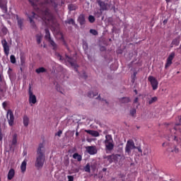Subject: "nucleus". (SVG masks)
<instances>
[{
    "label": "nucleus",
    "mask_w": 181,
    "mask_h": 181,
    "mask_svg": "<svg viewBox=\"0 0 181 181\" xmlns=\"http://www.w3.org/2000/svg\"><path fill=\"white\" fill-rule=\"evenodd\" d=\"M30 3L33 6H35L37 8V13L35 12H32V16L28 15V17L30 20V23L35 28V21L33 19H37V21H42V23L46 25V26H53V23H54V19L53 18V15L50 13V11L49 10V6L52 5L54 8H57V4L53 1V0H45L44 3L39 4V1L37 0H29Z\"/></svg>",
    "instance_id": "1"
},
{
    "label": "nucleus",
    "mask_w": 181,
    "mask_h": 181,
    "mask_svg": "<svg viewBox=\"0 0 181 181\" xmlns=\"http://www.w3.org/2000/svg\"><path fill=\"white\" fill-rule=\"evenodd\" d=\"M55 56H56L57 59H58V60L62 62V63H64V62H68V63H69V64L71 66V67L74 68L75 71H78L77 67H78V66L77 65V64H76V58H71V57L66 55L65 59H63V57H62V55H60V54H59L57 52L55 53Z\"/></svg>",
    "instance_id": "2"
},
{
    "label": "nucleus",
    "mask_w": 181,
    "mask_h": 181,
    "mask_svg": "<svg viewBox=\"0 0 181 181\" xmlns=\"http://www.w3.org/2000/svg\"><path fill=\"white\" fill-rule=\"evenodd\" d=\"M106 151H112L115 144H114V140L112 139V136L110 134H107L105 136V140L104 141Z\"/></svg>",
    "instance_id": "3"
},
{
    "label": "nucleus",
    "mask_w": 181,
    "mask_h": 181,
    "mask_svg": "<svg viewBox=\"0 0 181 181\" xmlns=\"http://www.w3.org/2000/svg\"><path fill=\"white\" fill-rule=\"evenodd\" d=\"M46 160V156H36V160L35 163V166L37 169H42L45 165Z\"/></svg>",
    "instance_id": "4"
},
{
    "label": "nucleus",
    "mask_w": 181,
    "mask_h": 181,
    "mask_svg": "<svg viewBox=\"0 0 181 181\" xmlns=\"http://www.w3.org/2000/svg\"><path fill=\"white\" fill-rule=\"evenodd\" d=\"M46 40L49 42V43L51 45L53 50H57V44L50 37V31H49V29H45V36Z\"/></svg>",
    "instance_id": "5"
},
{
    "label": "nucleus",
    "mask_w": 181,
    "mask_h": 181,
    "mask_svg": "<svg viewBox=\"0 0 181 181\" xmlns=\"http://www.w3.org/2000/svg\"><path fill=\"white\" fill-rule=\"evenodd\" d=\"M28 95H29V103L30 105H33L35 103H37L36 95L33 94V91H32V85L29 84V89H28Z\"/></svg>",
    "instance_id": "6"
},
{
    "label": "nucleus",
    "mask_w": 181,
    "mask_h": 181,
    "mask_svg": "<svg viewBox=\"0 0 181 181\" xmlns=\"http://www.w3.org/2000/svg\"><path fill=\"white\" fill-rule=\"evenodd\" d=\"M136 146H135V143H134V141L129 140L127 141V143L126 144L125 147V152L128 155H129L132 151V149H136Z\"/></svg>",
    "instance_id": "7"
},
{
    "label": "nucleus",
    "mask_w": 181,
    "mask_h": 181,
    "mask_svg": "<svg viewBox=\"0 0 181 181\" xmlns=\"http://www.w3.org/2000/svg\"><path fill=\"white\" fill-rule=\"evenodd\" d=\"M6 117L8 119V125L13 127V122L15 121V116H13V112L11 110H8L6 113Z\"/></svg>",
    "instance_id": "8"
},
{
    "label": "nucleus",
    "mask_w": 181,
    "mask_h": 181,
    "mask_svg": "<svg viewBox=\"0 0 181 181\" xmlns=\"http://www.w3.org/2000/svg\"><path fill=\"white\" fill-rule=\"evenodd\" d=\"M46 148L45 147V144L41 143L39 144L37 149V156H46Z\"/></svg>",
    "instance_id": "9"
},
{
    "label": "nucleus",
    "mask_w": 181,
    "mask_h": 181,
    "mask_svg": "<svg viewBox=\"0 0 181 181\" xmlns=\"http://www.w3.org/2000/svg\"><path fill=\"white\" fill-rule=\"evenodd\" d=\"M148 80L151 83L153 90H158V86L159 83L158 82L156 78L150 76L148 77Z\"/></svg>",
    "instance_id": "10"
},
{
    "label": "nucleus",
    "mask_w": 181,
    "mask_h": 181,
    "mask_svg": "<svg viewBox=\"0 0 181 181\" xmlns=\"http://www.w3.org/2000/svg\"><path fill=\"white\" fill-rule=\"evenodd\" d=\"M101 11H107L108 9V0H97Z\"/></svg>",
    "instance_id": "11"
},
{
    "label": "nucleus",
    "mask_w": 181,
    "mask_h": 181,
    "mask_svg": "<svg viewBox=\"0 0 181 181\" xmlns=\"http://www.w3.org/2000/svg\"><path fill=\"white\" fill-rule=\"evenodd\" d=\"M175 52H171L168 57L167 58V61L165 65V69H168V67H170L172 66V62L173 59H175Z\"/></svg>",
    "instance_id": "12"
},
{
    "label": "nucleus",
    "mask_w": 181,
    "mask_h": 181,
    "mask_svg": "<svg viewBox=\"0 0 181 181\" xmlns=\"http://www.w3.org/2000/svg\"><path fill=\"white\" fill-rule=\"evenodd\" d=\"M1 45L3 46L4 52L6 56H9V45H8V42L6 40H2Z\"/></svg>",
    "instance_id": "13"
},
{
    "label": "nucleus",
    "mask_w": 181,
    "mask_h": 181,
    "mask_svg": "<svg viewBox=\"0 0 181 181\" xmlns=\"http://www.w3.org/2000/svg\"><path fill=\"white\" fill-rule=\"evenodd\" d=\"M86 149L89 155H95V153H97V148H95L94 146H87Z\"/></svg>",
    "instance_id": "14"
},
{
    "label": "nucleus",
    "mask_w": 181,
    "mask_h": 181,
    "mask_svg": "<svg viewBox=\"0 0 181 181\" xmlns=\"http://www.w3.org/2000/svg\"><path fill=\"white\" fill-rule=\"evenodd\" d=\"M0 8L2 9L4 13L8 12V8H6V3L4 0H0Z\"/></svg>",
    "instance_id": "15"
},
{
    "label": "nucleus",
    "mask_w": 181,
    "mask_h": 181,
    "mask_svg": "<svg viewBox=\"0 0 181 181\" xmlns=\"http://www.w3.org/2000/svg\"><path fill=\"white\" fill-rule=\"evenodd\" d=\"M14 177H15V170L13 168H11L8 171L7 179L8 180H12V179H13Z\"/></svg>",
    "instance_id": "16"
},
{
    "label": "nucleus",
    "mask_w": 181,
    "mask_h": 181,
    "mask_svg": "<svg viewBox=\"0 0 181 181\" xmlns=\"http://www.w3.org/2000/svg\"><path fill=\"white\" fill-rule=\"evenodd\" d=\"M85 132H87V134H89V135H91L92 136H100V133L97 131L94 130H85Z\"/></svg>",
    "instance_id": "17"
},
{
    "label": "nucleus",
    "mask_w": 181,
    "mask_h": 181,
    "mask_svg": "<svg viewBox=\"0 0 181 181\" xmlns=\"http://www.w3.org/2000/svg\"><path fill=\"white\" fill-rule=\"evenodd\" d=\"M168 141H171V139H173V141H176V142H177V144H180L181 142V139L180 137H179L178 135H174V136H171L168 137Z\"/></svg>",
    "instance_id": "18"
},
{
    "label": "nucleus",
    "mask_w": 181,
    "mask_h": 181,
    "mask_svg": "<svg viewBox=\"0 0 181 181\" xmlns=\"http://www.w3.org/2000/svg\"><path fill=\"white\" fill-rule=\"evenodd\" d=\"M124 158L123 155L121 154H113V161L114 162H119L121 159Z\"/></svg>",
    "instance_id": "19"
},
{
    "label": "nucleus",
    "mask_w": 181,
    "mask_h": 181,
    "mask_svg": "<svg viewBox=\"0 0 181 181\" xmlns=\"http://www.w3.org/2000/svg\"><path fill=\"white\" fill-rule=\"evenodd\" d=\"M16 19L18 22V27L20 29H22L23 28V18H20L19 16H16Z\"/></svg>",
    "instance_id": "20"
},
{
    "label": "nucleus",
    "mask_w": 181,
    "mask_h": 181,
    "mask_svg": "<svg viewBox=\"0 0 181 181\" xmlns=\"http://www.w3.org/2000/svg\"><path fill=\"white\" fill-rule=\"evenodd\" d=\"M26 165H28V161L25 159L22 162L21 165V169L22 173H25V172H26Z\"/></svg>",
    "instance_id": "21"
},
{
    "label": "nucleus",
    "mask_w": 181,
    "mask_h": 181,
    "mask_svg": "<svg viewBox=\"0 0 181 181\" xmlns=\"http://www.w3.org/2000/svg\"><path fill=\"white\" fill-rule=\"evenodd\" d=\"M18 144V134L15 133L12 136L11 145H16Z\"/></svg>",
    "instance_id": "22"
},
{
    "label": "nucleus",
    "mask_w": 181,
    "mask_h": 181,
    "mask_svg": "<svg viewBox=\"0 0 181 181\" xmlns=\"http://www.w3.org/2000/svg\"><path fill=\"white\" fill-rule=\"evenodd\" d=\"M72 158L74 159H76L78 162H81V160H83V157L81 156V155L78 154V153H74Z\"/></svg>",
    "instance_id": "23"
},
{
    "label": "nucleus",
    "mask_w": 181,
    "mask_h": 181,
    "mask_svg": "<svg viewBox=\"0 0 181 181\" xmlns=\"http://www.w3.org/2000/svg\"><path fill=\"white\" fill-rule=\"evenodd\" d=\"M59 39L62 42L64 46H67V42H66V40H64V37H63V33L62 32L58 33Z\"/></svg>",
    "instance_id": "24"
},
{
    "label": "nucleus",
    "mask_w": 181,
    "mask_h": 181,
    "mask_svg": "<svg viewBox=\"0 0 181 181\" xmlns=\"http://www.w3.org/2000/svg\"><path fill=\"white\" fill-rule=\"evenodd\" d=\"M23 125L24 127H28L29 125V117L25 115L23 117Z\"/></svg>",
    "instance_id": "25"
},
{
    "label": "nucleus",
    "mask_w": 181,
    "mask_h": 181,
    "mask_svg": "<svg viewBox=\"0 0 181 181\" xmlns=\"http://www.w3.org/2000/svg\"><path fill=\"white\" fill-rule=\"evenodd\" d=\"M180 43V37H177L175 38L174 40H173L171 45H175V46H179Z\"/></svg>",
    "instance_id": "26"
},
{
    "label": "nucleus",
    "mask_w": 181,
    "mask_h": 181,
    "mask_svg": "<svg viewBox=\"0 0 181 181\" xmlns=\"http://www.w3.org/2000/svg\"><path fill=\"white\" fill-rule=\"evenodd\" d=\"M156 101H158L157 97H153L147 99V103L149 104V105H151V104H153V103H156Z\"/></svg>",
    "instance_id": "27"
},
{
    "label": "nucleus",
    "mask_w": 181,
    "mask_h": 181,
    "mask_svg": "<svg viewBox=\"0 0 181 181\" xmlns=\"http://www.w3.org/2000/svg\"><path fill=\"white\" fill-rule=\"evenodd\" d=\"M78 21L79 22L80 25H84L86 23V18H84L83 15H80Z\"/></svg>",
    "instance_id": "28"
},
{
    "label": "nucleus",
    "mask_w": 181,
    "mask_h": 181,
    "mask_svg": "<svg viewBox=\"0 0 181 181\" xmlns=\"http://www.w3.org/2000/svg\"><path fill=\"white\" fill-rule=\"evenodd\" d=\"M42 37H43V35H42V33H38L36 35L37 42L38 45H40V43H42Z\"/></svg>",
    "instance_id": "29"
},
{
    "label": "nucleus",
    "mask_w": 181,
    "mask_h": 181,
    "mask_svg": "<svg viewBox=\"0 0 181 181\" xmlns=\"http://www.w3.org/2000/svg\"><path fill=\"white\" fill-rule=\"evenodd\" d=\"M35 72L37 74H40V73H46V69L43 68V67H40L38 69H37L35 70Z\"/></svg>",
    "instance_id": "30"
},
{
    "label": "nucleus",
    "mask_w": 181,
    "mask_h": 181,
    "mask_svg": "<svg viewBox=\"0 0 181 181\" xmlns=\"http://www.w3.org/2000/svg\"><path fill=\"white\" fill-rule=\"evenodd\" d=\"M129 101H131L129 98H122L120 99V103L122 104H127V103H129Z\"/></svg>",
    "instance_id": "31"
},
{
    "label": "nucleus",
    "mask_w": 181,
    "mask_h": 181,
    "mask_svg": "<svg viewBox=\"0 0 181 181\" xmlns=\"http://www.w3.org/2000/svg\"><path fill=\"white\" fill-rule=\"evenodd\" d=\"M68 9L69 11H76L77 9V6H76V4H69L68 6Z\"/></svg>",
    "instance_id": "32"
},
{
    "label": "nucleus",
    "mask_w": 181,
    "mask_h": 181,
    "mask_svg": "<svg viewBox=\"0 0 181 181\" xmlns=\"http://www.w3.org/2000/svg\"><path fill=\"white\" fill-rule=\"evenodd\" d=\"M105 159L108 160L109 163H112V162H114L113 155L106 156Z\"/></svg>",
    "instance_id": "33"
},
{
    "label": "nucleus",
    "mask_w": 181,
    "mask_h": 181,
    "mask_svg": "<svg viewBox=\"0 0 181 181\" xmlns=\"http://www.w3.org/2000/svg\"><path fill=\"white\" fill-rule=\"evenodd\" d=\"M10 62L12 64H15V63H16V58L15 57V55H11Z\"/></svg>",
    "instance_id": "34"
},
{
    "label": "nucleus",
    "mask_w": 181,
    "mask_h": 181,
    "mask_svg": "<svg viewBox=\"0 0 181 181\" xmlns=\"http://www.w3.org/2000/svg\"><path fill=\"white\" fill-rule=\"evenodd\" d=\"M65 23H69V25H75L76 23L74 22V20L73 18L68 19L65 21Z\"/></svg>",
    "instance_id": "35"
},
{
    "label": "nucleus",
    "mask_w": 181,
    "mask_h": 181,
    "mask_svg": "<svg viewBox=\"0 0 181 181\" xmlns=\"http://www.w3.org/2000/svg\"><path fill=\"white\" fill-rule=\"evenodd\" d=\"M169 151L173 152V153H178L179 148H177V147L175 146V147H173V148H171L170 150H169Z\"/></svg>",
    "instance_id": "36"
},
{
    "label": "nucleus",
    "mask_w": 181,
    "mask_h": 181,
    "mask_svg": "<svg viewBox=\"0 0 181 181\" xmlns=\"http://www.w3.org/2000/svg\"><path fill=\"white\" fill-rule=\"evenodd\" d=\"M85 172H88V173H90L91 172V169L90 168V164H87L86 167L84 168Z\"/></svg>",
    "instance_id": "37"
},
{
    "label": "nucleus",
    "mask_w": 181,
    "mask_h": 181,
    "mask_svg": "<svg viewBox=\"0 0 181 181\" xmlns=\"http://www.w3.org/2000/svg\"><path fill=\"white\" fill-rule=\"evenodd\" d=\"M88 21L90 23H94V22H95V18L93 16H89Z\"/></svg>",
    "instance_id": "38"
},
{
    "label": "nucleus",
    "mask_w": 181,
    "mask_h": 181,
    "mask_svg": "<svg viewBox=\"0 0 181 181\" xmlns=\"http://www.w3.org/2000/svg\"><path fill=\"white\" fill-rule=\"evenodd\" d=\"M97 94H98V93H93V92H89L88 93V97H89L90 98H93V97H95V95H97Z\"/></svg>",
    "instance_id": "39"
},
{
    "label": "nucleus",
    "mask_w": 181,
    "mask_h": 181,
    "mask_svg": "<svg viewBox=\"0 0 181 181\" xmlns=\"http://www.w3.org/2000/svg\"><path fill=\"white\" fill-rule=\"evenodd\" d=\"M1 32L3 33V35H7L8 34V28H6V27H3L1 28Z\"/></svg>",
    "instance_id": "40"
},
{
    "label": "nucleus",
    "mask_w": 181,
    "mask_h": 181,
    "mask_svg": "<svg viewBox=\"0 0 181 181\" xmlns=\"http://www.w3.org/2000/svg\"><path fill=\"white\" fill-rule=\"evenodd\" d=\"M90 33H91L94 36H97V35H98V32H97V30H94V29H90Z\"/></svg>",
    "instance_id": "41"
},
{
    "label": "nucleus",
    "mask_w": 181,
    "mask_h": 181,
    "mask_svg": "<svg viewBox=\"0 0 181 181\" xmlns=\"http://www.w3.org/2000/svg\"><path fill=\"white\" fill-rule=\"evenodd\" d=\"M135 114H136V109H132L130 110V115L132 117H135Z\"/></svg>",
    "instance_id": "42"
},
{
    "label": "nucleus",
    "mask_w": 181,
    "mask_h": 181,
    "mask_svg": "<svg viewBox=\"0 0 181 181\" xmlns=\"http://www.w3.org/2000/svg\"><path fill=\"white\" fill-rule=\"evenodd\" d=\"M57 91H59V93H61V94H64V90H62V88L57 86Z\"/></svg>",
    "instance_id": "43"
},
{
    "label": "nucleus",
    "mask_w": 181,
    "mask_h": 181,
    "mask_svg": "<svg viewBox=\"0 0 181 181\" xmlns=\"http://www.w3.org/2000/svg\"><path fill=\"white\" fill-rule=\"evenodd\" d=\"M67 178L68 181H74V177L73 175H68Z\"/></svg>",
    "instance_id": "44"
},
{
    "label": "nucleus",
    "mask_w": 181,
    "mask_h": 181,
    "mask_svg": "<svg viewBox=\"0 0 181 181\" xmlns=\"http://www.w3.org/2000/svg\"><path fill=\"white\" fill-rule=\"evenodd\" d=\"M21 64L23 66L25 64V58L23 57H21Z\"/></svg>",
    "instance_id": "45"
},
{
    "label": "nucleus",
    "mask_w": 181,
    "mask_h": 181,
    "mask_svg": "<svg viewBox=\"0 0 181 181\" xmlns=\"http://www.w3.org/2000/svg\"><path fill=\"white\" fill-rule=\"evenodd\" d=\"M62 134L63 132L62 130H59L57 133L55 134L56 136H62Z\"/></svg>",
    "instance_id": "46"
},
{
    "label": "nucleus",
    "mask_w": 181,
    "mask_h": 181,
    "mask_svg": "<svg viewBox=\"0 0 181 181\" xmlns=\"http://www.w3.org/2000/svg\"><path fill=\"white\" fill-rule=\"evenodd\" d=\"M151 152V151L148 148H146L144 151V155H148V153Z\"/></svg>",
    "instance_id": "47"
},
{
    "label": "nucleus",
    "mask_w": 181,
    "mask_h": 181,
    "mask_svg": "<svg viewBox=\"0 0 181 181\" xmlns=\"http://www.w3.org/2000/svg\"><path fill=\"white\" fill-rule=\"evenodd\" d=\"M81 77L86 80V78H87V74H86V72H83L82 75H81Z\"/></svg>",
    "instance_id": "48"
},
{
    "label": "nucleus",
    "mask_w": 181,
    "mask_h": 181,
    "mask_svg": "<svg viewBox=\"0 0 181 181\" xmlns=\"http://www.w3.org/2000/svg\"><path fill=\"white\" fill-rule=\"evenodd\" d=\"M136 149H137V151H138L140 153H142V148H141L140 146L136 147Z\"/></svg>",
    "instance_id": "49"
},
{
    "label": "nucleus",
    "mask_w": 181,
    "mask_h": 181,
    "mask_svg": "<svg viewBox=\"0 0 181 181\" xmlns=\"http://www.w3.org/2000/svg\"><path fill=\"white\" fill-rule=\"evenodd\" d=\"M3 139H4V135L2 134V132L0 130V141H1Z\"/></svg>",
    "instance_id": "50"
},
{
    "label": "nucleus",
    "mask_w": 181,
    "mask_h": 181,
    "mask_svg": "<svg viewBox=\"0 0 181 181\" xmlns=\"http://www.w3.org/2000/svg\"><path fill=\"white\" fill-rule=\"evenodd\" d=\"M168 145H169V144L165 142L162 144V146L165 147V146H168Z\"/></svg>",
    "instance_id": "51"
},
{
    "label": "nucleus",
    "mask_w": 181,
    "mask_h": 181,
    "mask_svg": "<svg viewBox=\"0 0 181 181\" xmlns=\"http://www.w3.org/2000/svg\"><path fill=\"white\" fill-rule=\"evenodd\" d=\"M2 105H3V107L5 108L6 107V102H4L2 103Z\"/></svg>",
    "instance_id": "52"
},
{
    "label": "nucleus",
    "mask_w": 181,
    "mask_h": 181,
    "mask_svg": "<svg viewBox=\"0 0 181 181\" xmlns=\"http://www.w3.org/2000/svg\"><path fill=\"white\" fill-rule=\"evenodd\" d=\"M176 125H181V116H180V122L176 124Z\"/></svg>",
    "instance_id": "53"
},
{
    "label": "nucleus",
    "mask_w": 181,
    "mask_h": 181,
    "mask_svg": "<svg viewBox=\"0 0 181 181\" xmlns=\"http://www.w3.org/2000/svg\"><path fill=\"white\" fill-rule=\"evenodd\" d=\"M134 103H138V98H136L134 99Z\"/></svg>",
    "instance_id": "54"
},
{
    "label": "nucleus",
    "mask_w": 181,
    "mask_h": 181,
    "mask_svg": "<svg viewBox=\"0 0 181 181\" xmlns=\"http://www.w3.org/2000/svg\"><path fill=\"white\" fill-rule=\"evenodd\" d=\"M2 81V76L0 74V83Z\"/></svg>",
    "instance_id": "55"
},
{
    "label": "nucleus",
    "mask_w": 181,
    "mask_h": 181,
    "mask_svg": "<svg viewBox=\"0 0 181 181\" xmlns=\"http://www.w3.org/2000/svg\"><path fill=\"white\" fill-rule=\"evenodd\" d=\"M100 50H105V47H101Z\"/></svg>",
    "instance_id": "56"
},
{
    "label": "nucleus",
    "mask_w": 181,
    "mask_h": 181,
    "mask_svg": "<svg viewBox=\"0 0 181 181\" xmlns=\"http://www.w3.org/2000/svg\"><path fill=\"white\" fill-rule=\"evenodd\" d=\"M172 131L173 132H176V129H173Z\"/></svg>",
    "instance_id": "57"
},
{
    "label": "nucleus",
    "mask_w": 181,
    "mask_h": 181,
    "mask_svg": "<svg viewBox=\"0 0 181 181\" xmlns=\"http://www.w3.org/2000/svg\"><path fill=\"white\" fill-rule=\"evenodd\" d=\"M76 136H78V132H76Z\"/></svg>",
    "instance_id": "58"
},
{
    "label": "nucleus",
    "mask_w": 181,
    "mask_h": 181,
    "mask_svg": "<svg viewBox=\"0 0 181 181\" xmlns=\"http://www.w3.org/2000/svg\"><path fill=\"white\" fill-rule=\"evenodd\" d=\"M167 4H169V2H170V0H165Z\"/></svg>",
    "instance_id": "59"
},
{
    "label": "nucleus",
    "mask_w": 181,
    "mask_h": 181,
    "mask_svg": "<svg viewBox=\"0 0 181 181\" xmlns=\"http://www.w3.org/2000/svg\"><path fill=\"white\" fill-rule=\"evenodd\" d=\"M103 103H105V104H107V103H108V102H107L105 100H103Z\"/></svg>",
    "instance_id": "60"
},
{
    "label": "nucleus",
    "mask_w": 181,
    "mask_h": 181,
    "mask_svg": "<svg viewBox=\"0 0 181 181\" xmlns=\"http://www.w3.org/2000/svg\"><path fill=\"white\" fill-rule=\"evenodd\" d=\"M83 47H87V44H84Z\"/></svg>",
    "instance_id": "61"
},
{
    "label": "nucleus",
    "mask_w": 181,
    "mask_h": 181,
    "mask_svg": "<svg viewBox=\"0 0 181 181\" xmlns=\"http://www.w3.org/2000/svg\"><path fill=\"white\" fill-rule=\"evenodd\" d=\"M134 77H135V76H136V73H134Z\"/></svg>",
    "instance_id": "62"
},
{
    "label": "nucleus",
    "mask_w": 181,
    "mask_h": 181,
    "mask_svg": "<svg viewBox=\"0 0 181 181\" xmlns=\"http://www.w3.org/2000/svg\"><path fill=\"white\" fill-rule=\"evenodd\" d=\"M179 49H181V44H180V47H179Z\"/></svg>",
    "instance_id": "63"
},
{
    "label": "nucleus",
    "mask_w": 181,
    "mask_h": 181,
    "mask_svg": "<svg viewBox=\"0 0 181 181\" xmlns=\"http://www.w3.org/2000/svg\"><path fill=\"white\" fill-rule=\"evenodd\" d=\"M134 91H135V93H136V90H135Z\"/></svg>",
    "instance_id": "64"
}]
</instances>
